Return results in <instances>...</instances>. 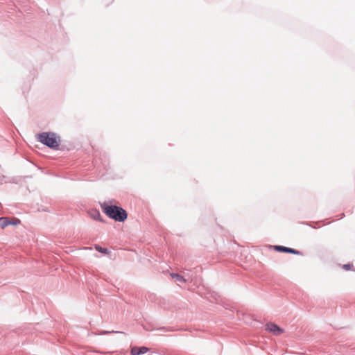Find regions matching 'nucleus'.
<instances>
[{
	"label": "nucleus",
	"instance_id": "nucleus-1",
	"mask_svg": "<svg viewBox=\"0 0 355 355\" xmlns=\"http://www.w3.org/2000/svg\"><path fill=\"white\" fill-rule=\"evenodd\" d=\"M101 208L107 216L116 221L123 222L127 219L128 214L126 211L120 207L103 202L101 204Z\"/></svg>",
	"mask_w": 355,
	"mask_h": 355
},
{
	"label": "nucleus",
	"instance_id": "nucleus-2",
	"mask_svg": "<svg viewBox=\"0 0 355 355\" xmlns=\"http://www.w3.org/2000/svg\"><path fill=\"white\" fill-rule=\"evenodd\" d=\"M37 139L43 144L55 148L59 146V140L52 132H42L36 135Z\"/></svg>",
	"mask_w": 355,
	"mask_h": 355
},
{
	"label": "nucleus",
	"instance_id": "nucleus-3",
	"mask_svg": "<svg viewBox=\"0 0 355 355\" xmlns=\"http://www.w3.org/2000/svg\"><path fill=\"white\" fill-rule=\"evenodd\" d=\"M20 223V220L17 218H8L7 217L0 218V227L4 229L9 225H17Z\"/></svg>",
	"mask_w": 355,
	"mask_h": 355
},
{
	"label": "nucleus",
	"instance_id": "nucleus-4",
	"mask_svg": "<svg viewBox=\"0 0 355 355\" xmlns=\"http://www.w3.org/2000/svg\"><path fill=\"white\" fill-rule=\"evenodd\" d=\"M266 329L275 336H279L284 332V329L278 327L274 323H268L266 326Z\"/></svg>",
	"mask_w": 355,
	"mask_h": 355
},
{
	"label": "nucleus",
	"instance_id": "nucleus-5",
	"mask_svg": "<svg viewBox=\"0 0 355 355\" xmlns=\"http://www.w3.org/2000/svg\"><path fill=\"white\" fill-rule=\"evenodd\" d=\"M275 249L279 252H288V253H291V254H300L299 251H297L293 248H290L284 247V246H281V245H276Z\"/></svg>",
	"mask_w": 355,
	"mask_h": 355
},
{
	"label": "nucleus",
	"instance_id": "nucleus-6",
	"mask_svg": "<svg viewBox=\"0 0 355 355\" xmlns=\"http://www.w3.org/2000/svg\"><path fill=\"white\" fill-rule=\"evenodd\" d=\"M149 351L148 348L146 347H134L131 349L132 355H141L145 354Z\"/></svg>",
	"mask_w": 355,
	"mask_h": 355
},
{
	"label": "nucleus",
	"instance_id": "nucleus-7",
	"mask_svg": "<svg viewBox=\"0 0 355 355\" xmlns=\"http://www.w3.org/2000/svg\"><path fill=\"white\" fill-rule=\"evenodd\" d=\"M170 276H171L172 278L175 279H176L178 282H182H182H186V281H185V279H184V278L182 276H181V275H178V274H176V273H171V274H170Z\"/></svg>",
	"mask_w": 355,
	"mask_h": 355
},
{
	"label": "nucleus",
	"instance_id": "nucleus-8",
	"mask_svg": "<svg viewBox=\"0 0 355 355\" xmlns=\"http://www.w3.org/2000/svg\"><path fill=\"white\" fill-rule=\"evenodd\" d=\"M95 248L97 251L104 253V254H109L110 251L107 248H103L98 245L95 246Z\"/></svg>",
	"mask_w": 355,
	"mask_h": 355
},
{
	"label": "nucleus",
	"instance_id": "nucleus-9",
	"mask_svg": "<svg viewBox=\"0 0 355 355\" xmlns=\"http://www.w3.org/2000/svg\"><path fill=\"white\" fill-rule=\"evenodd\" d=\"M92 216L95 220H102L101 218V214L98 211H95L94 214H92Z\"/></svg>",
	"mask_w": 355,
	"mask_h": 355
},
{
	"label": "nucleus",
	"instance_id": "nucleus-10",
	"mask_svg": "<svg viewBox=\"0 0 355 355\" xmlns=\"http://www.w3.org/2000/svg\"><path fill=\"white\" fill-rule=\"evenodd\" d=\"M343 268H345V270H349L350 268V265L345 264L343 266Z\"/></svg>",
	"mask_w": 355,
	"mask_h": 355
}]
</instances>
